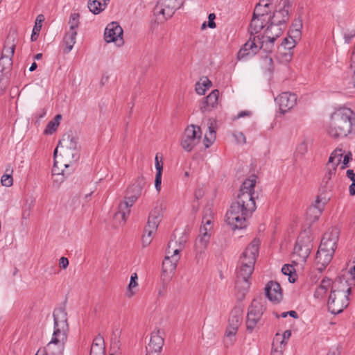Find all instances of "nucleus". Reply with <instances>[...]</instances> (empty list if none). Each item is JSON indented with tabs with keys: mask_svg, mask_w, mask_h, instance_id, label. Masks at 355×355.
Listing matches in <instances>:
<instances>
[{
	"mask_svg": "<svg viewBox=\"0 0 355 355\" xmlns=\"http://www.w3.org/2000/svg\"><path fill=\"white\" fill-rule=\"evenodd\" d=\"M160 220H161L159 218L149 216L147 225L145 227V230H146V231H149V234H153L156 231Z\"/></svg>",
	"mask_w": 355,
	"mask_h": 355,
	"instance_id": "43",
	"label": "nucleus"
},
{
	"mask_svg": "<svg viewBox=\"0 0 355 355\" xmlns=\"http://www.w3.org/2000/svg\"><path fill=\"white\" fill-rule=\"evenodd\" d=\"M67 336L53 333L51 341L43 349H39L37 353L44 355H62Z\"/></svg>",
	"mask_w": 355,
	"mask_h": 355,
	"instance_id": "7",
	"label": "nucleus"
},
{
	"mask_svg": "<svg viewBox=\"0 0 355 355\" xmlns=\"http://www.w3.org/2000/svg\"><path fill=\"white\" fill-rule=\"evenodd\" d=\"M334 254L318 249L315 256V265L317 269L322 272L331 261Z\"/></svg>",
	"mask_w": 355,
	"mask_h": 355,
	"instance_id": "27",
	"label": "nucleus"
},
{
	"mask_svg": "<svg viewBox=\"0 0 355 355\" xmlns=\"http://www.w3.org/2000/svg\"><path fill=\"white\" fill-rule=\"evenodd\" d=\"M80 15L78 13H73L71 15L69 19L70 29H75L78 26L79 24Z\"/></svg>",
	"mask_w": 355,
	"mask_h": 355,
	"instance_id": "51",
	"label": "nucleus"
},
{
	"mask_svg": "<svg viewBox=\"0 0 355 355\" xmlns=\"http://www.w3.org/2000/svg\"><path fill=\"white\" fill-rule=\"evenodd\" d=\"M254 268L250 266V264L239 263L236 270V288L243 295L245 294L250 288V283L249 279L254 271Z\"/></svg>",
	"mask_w": 355,
	"mask_h": 355,
	"instance_id": "6",
	"label": "nucleus"
},
{
	"mask_svg": "<svg viewBox=\"0 0 355 355\" xmlns=\"http://www.w3.org/2000/svg\"><path fill=\"white\" fill-rule=\"evenodd\" d=\"M292 0H282L283 7L274 12L271 16L270 23L279 25L286 23L289 19V13L291 10Z\"/></svg>",
	"mask_w": 355,
	"mask_h": 355,
	"instance_id": "18",
	"label": "nucleus"
},
{
	"mask_svg": "<svg viewBox=\"0 0 355 355\" xmlns=\"http://www.w3.org/2000/svg\"><path fill=\"white\" fill-rule=\"evenodd\" d=\"M333 189V184L324 182L322 181L319 190V195L317 197L315 205L309 207L308 212L316 213L320 214L324 207V205L331 198V192Z\"/></svg>",
	"mask_w": 355,
	"mask_h": 355,
	"instance_id": "10",
	"label": "nucleus"
},
{
	"mask_svg": "<svg viewBox=\"0 0 355 355\" xmlns=\"http://www.w3.org/2000/svg\"><path fill=\"white\" fill-rule=\"evenodd\" d=\"M291 331L290 330H286L284 332V334L282 335L279 334H277L274 338V339H276L277 336H279V341H282L281 343H279L280 345L281 344V347L285 348V346L286 345V340H288L289 338L291 337Z\"/></svg>",
	"mask_w": 355,
	"mask_h": 355,
	"instance_id": "49",
	"label": "nucleus"
},
{
	"mask_svg": "<svg viewBox=\"0 0 355 355\" xmlns=\"http://www.w3.org/2000/svg\"><path fill=\"white\" fill-rule=\"evenodd\" d=\"M92 345L103 347L104 339L101 335H98L93 340Z\"/></svg>",
	"mask_w": 355,
	"mask_h": 355,
	"instance_id": "60",
	"label": "nucleus"
},
{
	"mask_svg": "<svg viewBox=\"0 0 355 355\" xmlns=\"http://www.w3.org/2000/svg\"><path fill=\"white\" fill-rule=\"evenodd\" d=\"M336 166L327 163L326 166L327 172L324 176H327L328 179H331L332 177L336 174Z\"/></svg>",
	"mask_w": 355,
	"mask_h": 355,
	"instance_id": "52",
	"label": "nucleus"
},
{
	"mask_svg": "<svg viewBox=\"0 0 355 355\" xmlns=\"http://www.w3.org/2000/svg\"><path fill=\"white\" fill-rule=\"evenodd\" d=\"M272 63V59L271 58V57H268L266 55L264 58L261 63V68L263 69V73L270 76L273 71Z\"/></svg>",
	"mask_w": 355,
	"mask_h": 355,
	"instance_id": "41",
	"label": "nucleus"
},
{
	"mask_svg": "<svg viewBox=\"0 0 355 355\" xmlns=\"http://www.w3.org/2000/svg\"><path fill=\"white\" fill-rule=\"evenodd\" d=\"M243 320V309L240 306L234 307L230 315L228 320V326L225 331V336L231 338L234 336L239 327L242 323ZM230 343H232V340L230 339Z\"/></svg>",
	"mask_w": 355,
	"mask_h": 355,
	"instance_id": "13",
	"label": "nucleus"
},
{
	"mask_svg": "<svg viewBox=\"0 0 355 355\" xmlns=\"http://www.w3.org/2000/svg\"><path fill=\"white\" fill-rule=\"evenodd\" d=\"M263 301L262 297L254 299L248 308L245 324L246 329L249 333H252L255 329L265 311Z\"/></svg>",
	"mask_w": 355,
	"mask_h": 355,
	"instance_id": "4",
	"label": "nucleus"
},
{
	"mask_svg": "<svg viewBox=\"0 0 355 355\" xmlns=\"http://www.w3.org/2000/svg\"><path fill=\"white\" fill-rule=\"evenodd\" d=\"M216 19V15L214 13H210L208 16V24H207V26L211 28H214L216 27V24L214 22V19ZM207 26V24L206 22H204L202 25V29H204L205 28V27Z\"/></svg>",
	"mask_w": 355,
	"mask_h": 355,
	"instance_id": "53",
	"label": "nucleus"
},
{
	"mask_svg": "<svg viewBox=\"0 0 355 355\" xmlns=\"http://www.w3.org/2000/svg\"><path fill=\"white\" fill-rule=\"evenodd\" d=\"M263 46H243L238 52L239 60L247 59L256 55Z\"/></svg>",
	"mask_w": 355,
	"mask_h": 355,
	"instance_id": "33",
	"label": "nucleus"
},
{
	"mask_svg": "<svg viewBox=\"0 0 355 355\" xmlns=\"http://www.w3.org/2000/svg\"><path fill=\"white\" fill-rule=\"evenodd\" d=\"M271 3L265 0H261L256 6L254 14L255 16L262 17L266 20L271 19L270 6Z\"/></svg>",
	"mask_w": 355,
	"mask_h": 355,
	"instance_id": "29",
	"label": "nucleus"
},
{
	"mask_svg": "<svg viewBox=\"0 0 355 355\" xmlns=\"http://www.w3.org/2000/svg\"><path fill=\"white\" fill-rule=\"evenodd\" d=\"M259 240L257 239H254L242 253L239 263H243L248 265L250 264V266L254 267V263L259 253Z\"/></svg>",
	"mask_w": 355,
	"mask_h": 355,
	"instance_id": "16",
	"label": "nucleus"
},
{
	"mask_svg": "<svg viewBox=\"0 0 355 355\" xmlns=\"http://www.w3.org/2000/svg\"><path fill=\"white\" fill-rule=\"evenodd\" d=\"M60 266L64 269L67 268L69 266V260L66 257H61L59 261Z\"/></svg>",
	"mask_w": 355,
	"mask_h": 355,
	"instance_id": "64",
	"label": "nucleus"
},
{
	"mask_svg": "<svg viewBox=\"0 0 355 355\" xmlns=\"http://www.w3.org/2000/svg\"><path fill=\"white\" fill-rule=\"evenodd\" d=\"M295 46L287 47L286 46H277L276 58L281 62H288L293 56V49Z\"/></svg>",
	"mask_w": 355,
	"mask_h": 355,
	"instance_id": "31",
	"label": "nucleus"
},
{
	"mask_svg": "<svg viewBox=\"0 0 355 355\" xmlns=\"http://www.w3.org/2000/svg\"><path fill=\"white\" fill-rule=\"evenodd\" d=\"M58 146V148L64 147L75 152H79L78 138L71 135H64Z\"/></svg>",
	"mask_w": 355,
	"mask_h": 355,
	"instance_id": "30",
	"label": "nucleus"
},
{
	"mask_svg": "<svg viewBox=\"0 0 355 355\" xmlns=\"http://www.w3.org/2000/svg\"><path fill=\"white\" fill-rule=\"evenodd\" d=\"M77 35L75 29H70L64 37L66 44H74L76 43V36Z\"/></svg>",
	"mask_w": 355,
	"mask_h": 355,
	"instance_id": "48",
	"label": "nucleus"
},
{
	"mask_svg": "<svg viewBox=\"0 0 355 355\" xmlns=\"http://www.w3.org/2000/svg\"><path fill=\"white\" fill-rule=\"evenodd\" d=\"M58 150H60V155L63 161V165L65 168H68L70 164L76 162L79 158V152H75L64 147L58 148V146H57L53 153L55 158L58 157Z\"/></svg>",
	"mask_w": 355,
	"mask_h": 355,
	"instance_id": "23",
	"label": "nucleus"
},
{
	"mask_svg": "<svg viewBox=\"0 0 355 355\" xmlns=\"http://www.w3.org/2000/svg\"><path fill=\"white\" fill-rule=\"evenodd\" d=\"M62 119V116L60 114L56 115L54 119L49 121L44 130V133L46 135H52L57 130L60 121Z\"/></svg>",
	"mask_w": 355,
	"mask_h": 355,
	"instance_id": "38",
	"label": "nucleus"
},
{
	"mask_svg": "<svg viewBox=\"0 0 355 355\" xmlns=\"http://www.w3.org/2000/svg\"><path fill=\"white\" fill-rule=\"evenodd\" d=\"M164 331L160 329L154 330L146 347V355H160L164 344Z\"/></svg>",
	"mask_w": 355,
	"mask_h": 355,
	"instance_id": "12",
	"label": "nucleus"
},
{
	"mask_svg": "<svg viewBox=\"0 0 355 355\" xmlns=\"http://www.w3.org/2000/svg\"><path fill=\"white\" fill-rule=\"evenodd\" d=\"M207 211H209V216H207V214L205 215H203L202 223L203 225L207 226V227H210V228L212 229V226H211L212 218H213L212 211H211V208H208L206 209V212Z\"/></svg>",
	"mask_w": 355,
	"mask_h": 355,
	"instance_id": "50",
	"label": "nucleus"
},
{
	"mask_svg": "<svg viewBox=\"0 0 355 355\" xmlns=\"http://www.w3.org/2000/svg\"><path fill=\"white\" fill-rule=\"evenodd\" d=\"M256 179L255 175H252L243 182L236 200L226 213V222L233 230L245 227L248 218L256 209L254 191Z\"/></svg>",
	"mask_w": 355,
	"mask_h": 355,
	"instance_id": "1",
	"label": "nucleus"
},
{
	"mask_svg": "<svg viewBox=\"0 0 355 355\" xmlns=\"http://www.w3.org/2000/svg\"><path fill=\"white\" fill-rule=\"evenodd\" d=\"M123 29L120 25L113 21L110 23L105 28L104 37L106 42H115L119 39L122 40Z\"/></svg>",
	"mask_w": 355,
	"mask_h": 355,
	"instance_id": "21",
	"label": "nucleus"
},
{
	"mask_svg": "<svg viewBox=\"0 0 355 355\" xmlns=\"http://www.w3.org/2000/svg\"><path fill=\"white\" fill-rule=\"evenodd\" d=\"M54 331L57 334L68 335L69 324L67 322V313L62 308L56 309L53 311Z\"/></svg>",
	"mask_w": 355,
	"mask_h": 355,
	"instance_id": "15",
	"label": "nucleus"
},
{
	"mask_svg": "<svg viewBox=\"0 0 355 355\" xmlns=\"http://www.w3.org/2000/svg\"><path fill=\"white\" fill-rule=\"evenodd\" d=\"M176 236L174 235V239H171L168 242V245H170L172 248L179 249L180 245V238L178 240H175Z\"/></svg>",
	"mask_w": 355,
	"mask_h": 355,
	"instance_id": "59",
	"label": "nucleus"
},
{
	"mask_svg": "<svg viewBox=\"0 0 355 355\" xmlns=\"http://www.w3.org/2000/svg\"><path fill=\"white\" fill-rule=\"evenodd\" d=\"M180 259V256L167 257L165 256L162 262V272L164 274H172L176 269L177 263Z\"/></svg>",
	"mask_w": 355,
	"mask_h": 355,
	"instance_id": "32",
	"label": "nucleus"
},
{
	"mask_svg": "<svg viewBox=\"0 0 355 355\" xmlns=\"http://www.w3.org/2000/svg\"><path fill=\"white\" fill-rule=\"evenodd\" d=\"M162 173H156L155 180V187L157 191L161 190Z\"/></svg>",
	"mask_w": 355,
	"mask_h": 355,
	"instance_id": "58",
	"label": "nucleus"
},
{
	"mask_svg": "<svg viewBox=\"0 0 355 355\" xmlns=\"http://www.w3.org/2000/svg\"><path fill=\"white\" fill-rule=\"evenodd\" d=\"M202 136L200 128L198 125H189L184 130L181 140L182 147L190 152L199 143Z\"/></svg>",
	"mask_w": 355,
	"mask_h": 355,
	"instance_id": "8",
	"label": "nucleus"
},
{
	"mask_svg": "<svg viewBox=\"0 0 355 355\" xmlns=\"http://www.w3.org/2000/svg\"><path fill=\"white\" fill-rule=\"evenodd\" d=\"M352 288L345 279L338 277L332 283L328 309L333 314L341 313L349 304Z\"/></svg>",
	"mask_w": 355,
	"mask_h": 355,
	"instance_id": "3",
	"label": "nucleus"
},
{
	"mask_svg": "<svg viewBox=\"0 0 355 355\" xmlns=\"http://www.w3.org/2000/svg\"><path fill=\"white\" fill-rule=\"evenodd\" d=\"M110 0H89L88 8L94 15L99 14L103 11Z\"/></svg>",
	"mask_w": 355,
	"mask_h": 355,
	"instance_id": "34",
	"label": "nucleus"
},
{
	"mask_svg": "<svg viewBox=\"0 0 355 355\" xmlns=\"http://www.w3.org/2000/svg\"><path fill=\"white\" fill-rule=\"evenodd\" d=\"M282 272L284 275L289 277L288 280L290 282L293 283L295 282V279L292 276V274L295 272V268L292 265L285 264L282 268Z\"/></svg>",
	"mask_w": 355,
	"mask_h": 355,
	"instance_id": "47",
	"label": "nucleus"
},
{
	"mask_svg": "<svg viewBox=\"0 0 355 355\" xmlns=\"http://www.w3.org/2000/svg\"><path fill=\"white\" fill-rule=\"evenodd\" d=\"M204 190L202 188H197L194 193V196L196 200L200 199L204 196Z\"/></svg>",
	"mask_w": 355,
	"mask_h": 355,
	"instance_id": "62",
	"label": "nucleus"
},
{
	"mask_svg": "<svg viewBox=\"0 0 355 355\" xmlns=\"http://www.w3.org/2000/svg\"><path fill=\"white\" fill-rule=\"evenodd\" d=\"M219 91L213 90L207 97L204 98L200 104V110L202 112H210L215 108L218 103Z\"/></svg>",
	"mask_w": 355,
	"mask_h": 355,
	"instance_id": "24",
	"label": "nucleus"
},
{
	"mask_svg": "<svg viewBox=\"0 0 355 355\" xmlns=\"http://www.w3.org/2000/svg\"><path fill=\"white\" fill-rule=\"evenodd\" d=\"M338 241V231L336 229H332L323 235L319 248L334 254Z\"/></svg>",
	"mask_w": 355,
	"mask_h": 355,
	"instance_id": "17",
	"label": "nucleus"
},
{
	"mask_svg": "<svg viewBox=\"0 0 355 355\" xmlns=\"http://www.w3.org/2000/svg\"><path fill=\"white\" fill-rule=\"evenodd\" d=\"M184 2V0H159L154 8V12L157 15H162V19H167L181 8Z\"/></svg>",
	"mask_w": 355,
	"mask_h": 355,
	"instance_id": "9",
	"label": "nucleus"
},
{
	"mask_svg": "<svg viewBox=\"0 0 355 355\" xmlns=\"http://www.w3.org/2000/svg\"><path fill=\"white\" fill-rule=\"evenodd\" d=\"M89 355H104V347L92 345Z\"/></svg>",
	"mask_w": 355,
	"mask_h": 355,
	"instance_id": "54",
	"label": "nucleus"
},
{
	"mask_svg": "<svg viewBox=\"0 0 355 355\" xmlns=\"http://www.w3.org/2000/svg\"><path fill=\"white\" fill-rule=\"evenodd\" d=\"M302 28V22L300 19H295L292 24L291 28L288 32V37H285L281 44H288L293 43L294 44L300 42L301 39V29Z\"/></svg>",
	"mask_w": 355,
	"mask_h": 355,
	"instance_id": "22",
	"label": "nucleus"
},
{
	"mask_svg": "<svg viewBox=\"0 0 355 355\" xmlns=\"http://www.w3.org/2000/svg\"><path fill=\"white\" fill-rule=\"evenodd\" d=\"M209 239L210 236L200 234L197 238L195 244L197 250L200 252L204 251L209 242Z\"/></svg>",
	"mask_w": 355,
	"mask_h": 355,
	"instance_id": "40",
	"label": "nucleus"
},
{
	"mask_svg": "<svg viewBox=\"0 0 355 355\" xmlns=\"http://www.w3.org/2000/svg\"><path fill=\"white\" fill-rule=\"evenodd\" d=\"M279 336H277L276 339H273L272 345V352L271 355H283V351L284 348L281 347V344L279 345Z\"/></svg>",
	"mask_w": 355,
	"mask_h": 355,
	"instance_id": "44",
	"label": "nucleus"
},
{
	"mask_svg": "<svg viewBox=\"0 0 355 355\" xmlns=\"http://www.w3.org/2000/svg\"><path fill=\"white\" fill-rule=\"evenodd\" d=\"M131 207L125 202H121L119 205L118 211L114 216V222L120 225H123L130 213Z\"/></svg>",
	"mask_w": 355,
	"mask_h": 355,
	"instance_id": "28",
	"label": "nucleus"
},
{
	"mask_svg": "<svg viewBox=\"0 0 355 355\" xmlns=\"http://www.w3.org/2000/svg\"><path fill=\"white\" fill-rule=\"evenodd\" d=\"M236 139L237 140V142L240 144H245L246 139L245 135L242 132H239L236 135H235Z\"/></svg>",
	"mask_w": 355,
	"mask_h": 355,
	"instance_id": "63",
	"label": "nucleus"
},
{
	"mask_svg": "<svg viewBox=\"0 0 355 355\" xmlns=\"http://www.w3.org/2000/svg\"><path fill=\"white\" fill-rule=\"evenodd\" d=\"M311 248L312 245L309 238L307 237L305 241L303 236L300 235L293 249V258L294 261L297 263L305 262L309 256Z\"/></svg>",
	"mask_w": 355,
	"mask_h": 355,
	"instance_id": "11",
	"label": "nucleus"
},
{
	"mask_svg": "<svg viewBox=\"0 0 355 355\" xmlns=\"http://www.w3.org/2000/svg\"><path fill=\"white\" fill-rule=\"evenodd\" d=\"M342 157V150L337 148L331 153L327 163L338 166L341 162Z\"/></svg>",
	"mask_w": 355,
	"mask_h": 355,
	"instance_id": "42",
	"label": "nucleus"
},
{
	"mask_svg": "<svg viewBox=\"0 0 355 355\" xmlns=\"http://www.w3.org/2000/svg\"><path fill=\"white\" fill-rule=\"evenodd\" d=\"M211 86V82L207 78L204 77L196 85V92L200 95H204L207 89Z\"/></svg>",
	"mask_w": 355,
	"mask_h": 355,
	"instance_id": "36",
	"label": "nucleus"
},
{
	"mask_svg": "<svg viewBox=\"0 0 355 355\" xmlns=\"http://www.w3.org/2000/svg\"><path fill=\"white\" fill-rule=\"evenodd\" d=\"M354 38H355V31H347L344 34V39L345 43H351L354 42Z\"/></svg>",
	"mask_w": 355,
	"mask_h": 355,
	"instance_id": "57",
	"label": "nucleus"
},
{
	"mask_svg": "<svg viewBox=\"0 0 355 355\" xmlns=\"http://www.w3.org/2000/svg\"><path fill=\"white\" fill-rule=\"evenodd\" d=\"M282 33V28L277 25L270 23L266 29H263L258 35L249 37L244 44H264L273 43Z\"/></svg>",
	"mask_w": 355,
	"mask_h": 355,
	"instance_id": "5",
	"label": "nucleus"
},
{
	"mask_svg": "<svg viewBox=\"0 0 355 355\" xmlns=\"http://www.w3.org/2000/svg\"><path fill=\"white\" fill-rule=\"evenodd\" d=\"M1 182L3 186L9 187L12 185L13 179L12 177L10 176L9 175H3L1 177Z\"/></svg>",
	"mask_w": 355,
	"mask_h": 355,
	"instance_id": "56",
	"label": "nucleus"
},
{
	"mask_svg": "<svg viewBox=\"0 0 355 355\" xmlns=\"http://www.w3.org/2000/svg\"><path fill=\"white\" fill-rule=\"evenodd\" d=\"M211 231V229L210 228V227H207V226L202 225V227H200V235H207V236H211V234H210Z\"/></svg>",
	"mask_w": 355,
	"mask_h": 355,
	"instance_id": "61",
	"label": "nucleus"
},
{
	"mask_svg": "<svg viewBox=\"0 0 355 355\" xmlns=\"http://www.w3.org/2000/svg\"><path fill=\"white\" fill-rule=\"evenodd\" d=\"M145 185L144 177H139L127 190L125 202L132 206L137 199L141 196L143 187Z\"/></svg>",
	"mask_w": 355,
	"mask_h": 355,
	"instance_id": "19",
	"label": "nucleus"
},
{
	"mask_svg": "<svg viewBox=\"0 0 355 355\" xmlns=\"http://www.w3.org/2000/svg\"><path fill=\"white\" fill-rule=\"evenodd\" d=\"M15 46H3L0 58V80L10 72Z\"/></svg>",
	"mask_w": 355,
	"mask_h": 355,
	"instance_id": "14",
	"label": "nucleus"
},
{
	"mask_svg": "<svg viewBox=\"0 0 355 355\" xmlns=\"http://www.w3.org/2000/svg\"><path fill=\"white\" fill-rule=\"evenodd\" d=\"M355 114L347 107L336 110L331 116L328 134L334 138L345 137L353 131Z\"/></svg>",
	"mask_w": 355,
	"mask_h": 355,
	"instance_id": "2",
	"label": "nucleus"
},
{
	"mask_svg": "<svg viewBox=\"0 0 355 355\" xmlns=\"http://www.w3.org/2000/svg\"><path fill=\"white\" fill-rule=\"evenodd\" d=\"M152 234H149V231L144 229V234L142 236V243L144 247L148 246L152 241Z\"/></svg>",
	"mask_w": 355,
	"mask_h": 355,
	"instance_id": "55",
	"label": "nucleus"
},
{
	"mask_svg": "<svg viewBox=\"0 0 355 355\" xmlns=\"http://www.w3.org/2000/svg\"><path fill=\"white\" fill-rule=\"evenodd\" d=\"M282 113H285L293 108L297 102V96L290 92L282 93L276 99Z\"/></svg>",
	"mask_w": 355,
	"mask_h": 355,
	"instance_id": "20",
	"label": "nucleus"
},
{
	"mask_svg": "<svg viewBox=\"0 0 355 355\" xmlns=\"http://www.w3.org/2000/svg\"><path fill=\"white\" fill-rule=\"evenodd\" d=\"M138 276L136 272L132 273L130 277V281L128 286V291L126 293V296L128 298L132 297L136 293L135 288L138 286Z\"/></svg>",
	"mask_w": 355,
	"mask_h": 355,
	"instance_id": "37",
	"label": "nucleus"
},
{
	"mask_svg": "<svg viewBox=\"0 0 355 355\" xmlns=\"http://www.w3.org/2000/svg\"><path fill=\"white\" fill-rule=\"evenodd\" d=\"M187 242V239L185 236L180 237V245L179 249L172 248L170 245H168V248L166 252V256L167 257H175L179 256V253L184 249L185 243Z\"/></svg>",
	"mask_w": 355,
	"mask_h": 355,
	"instance_id": "39",
	"label": "nucleus"
},
{
	"mask_svg": "<svg viewBox=\"0 0 355 355\" xmlns=\"http://www.w3.org/2000/svg\"><path fill=\"white\" fill-rule=\"evenodd\" d=\"M215 124H216V122L214 121H213L211 119L209 120V123H208L209 132L206 133L205 137L206 138H208V139H209V142H214L216 139V131L214 130Z\"/></svg>",
	"mask_w": 355,
	"mask_h": 355,
	"instance_id": "46",
	"label": "nucleus"
},
{
	"mask_svg": "<svg viewBox=\"0 0 355 355\" xmlns=\"http://www.w3.org/2000/svg\"><path fill=\"white\" fill-rule=\"evenodd\" d=\"M63 161L60 162L57 159V157H54V164L52 168V175L53 176H56V178L54 180V182H57L59 184L63 182L64 175V170L62 168Z\"/></svg>",
	"mask_w": 355,
	"mask_h": 355,
	"instance_id": "35",
	"label": "nucleus"
},
{
	"mask_svg": "<svg viewBox=\"0 0 355 355\" xmlns=\"http://www.w3.org/2000/svg\"><path fill=\"white\" fill-rule=\"evenodd\" d=\"M265 293L268 300L273 302H279L282 297L280 284L276 282H269L265 287Z\"/></svg>",
	"mask_w": 355,
	"mask_h": 355,
	"instance_id": "25",
	"label": "nucleus"
},
{
	"mask_svg": "<svg viewBox=\"0 0 355 355\" xmlns=\"http://www.w3.org/2000/svg\"><path fill=\"white\" fill-rule=\"evenodd\" d=\"M270 20H266V19L262 17L253 15L249 28L250 37H254L255 35H258L261 33L264 29L265 26L270 24Z\"/></svg>",
	"mask_w": 355,
	"mask_h": 355,
	"instance_id": "26",
	"label": "nucleus"
},
{
	"mask_svg": "<svg viewBox=\"0 0 355 355\" xmlns=\"http://www.w3.org/2000/svg\"><path fill=\"white\" fill-rule=\"evenodd\" d=\"M164 209V205L162 202H160L154 207V209L150 211L149 216L161 220Z\"/></svg>",
	"mask_w": 355,
	"mask_h": 355,
	"instance_id": "45",
	"label": "nucleus"
}]
</instances>
